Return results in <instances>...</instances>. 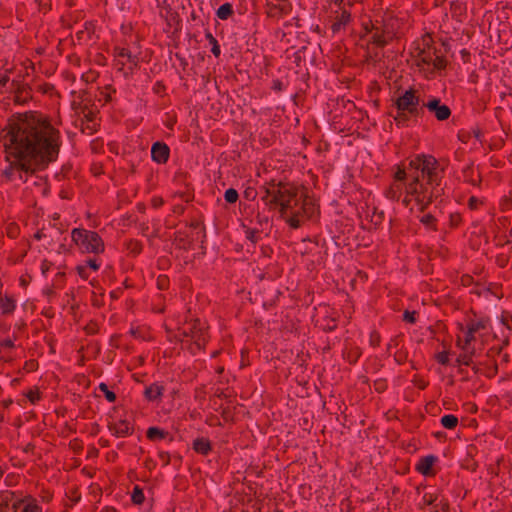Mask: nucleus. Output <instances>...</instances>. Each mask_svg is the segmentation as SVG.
Listing matches in <instances>:
<instances>
[{
    "instance_id": "nucleus-1",
    "label": "nucleus",
    "mask_w": 512,
    "mask_h": 512,
    "mask_svg": "<svg viewBox=\"0 0 512 512\" xmlns=\"http://www.w3.org/2000/svg\"><path fill=\"white\" fill-rule=\"evenodd\" d=\"M2 141L7 158H13L12 168L25 172L54 161L59 152L58 132L37 114H25L11 123Z\"/></svg>"
},
{
    "instance_id": "nucleus-2",
    "label": "nucleus",
    "mask_w": 512,
    "mask_h": 512,
    "mask_svg": "<svg viewBox=\"0 0 512 512\" xmlns=\"http://www.w3.org/2000/svg\"><path fill=\"white\" fill-rule=\"evenodd\" d=\"M262 201L278 207L280 215L292 228H299L305 218L315 212L314 205L303 198L297 187L288 183H271L264 191Z\"/></svg>"
},
{
    "instance_id": "nucleus-3",
    "label": "nucleus",
    "mask_w": 512,
    "mask_h": 512,
    "mask_svg": "<svg viewBox=\"0 0 512 512\" xmlns=\"http://www.w3.org/2000/svg\"><path fill=\"white\" fill-rule=\"evenodd\" d=\"M72 239L87 252L100 253L104 250V244L96 232L74 229L72 231Z\"/></svg>"
},
{
    "instance_id": "nucleus-4",
    "label": "nucleus",
    "mask_w": 512,
    "mask_h": 512,
    "mask_svg": "<svg viewBox=\"0 0 512 512\" xmlns=\"http://www.w3.org/2000/svg\"><path fill=\"white\" fill-rule=\"evenodd\" d=\"M420 99L413 89L406 90L396 100V107L399 111H407L409 114H418Z\"/></svg>"
},
{
    "instance_id": "nucleus-5",
    "label": "nucleus",
    "mask_w": 512,
    "mask_h": 512,
    "mask_svg": "<svg viewBox=\"0 0 512 512\" xmlns=\"http://www.w3.org/2000/svg\"><path fill=\"white\" fill-rule=\"evenodd\" d=\"M438 161L433 156L423 155L421 174L427 178V184L439 185V176L437 172Z\"/></svg>"
},
{
    "instance_id": "nucleus-6",
    "label": "nucleus",
    "mask_w": 512,
    "mask_h": 512,
    "mask_svg": "<svg viewBox=\"0 0 512 512\" xmlns=\"http://www.w3.org/2000/svg\"><path fill=\"white\" fill-rule=\"evenodd\" d=\"M183 334L191 337L198 348L203 347L207 341L206 327L204 323L198 319L191 323L189 330H184Z\"/></svg>"
},
{
    "instance_id": "nucleus-7",
    "label": "nucleus",
    "mask_w": 512,
    "mask_h": 512,
    "mask_svg": "<svg viewBox=\"0 0 512 512\" xmlns=\"http://www.w3.org/2000/svg\"><path fill=\"white\" fill-rule=\"evenodd\" d=\"M412 181L407 185L406 192L415 196V199L422 209L425 208L432 201V196L425 195L424 190H419V174L414 173L411 175Z\"/></svg>"
},
{
    "instance_id": "nucleus-8",
    "label": "nucleus",
    "mask_w": 512,
    "mask_h": 512,
    "mask_svg": "<svg viewBox=\"0 0 512 512\" xmlns=\"http://www.w3.org/2000/svg\"><path fill=\"white\" fill-rule=\"evenodd\" d=\"M23 504V500H15L14 494L11 492L0 493V512H18Z\"/></svg>"
},
{
    "instance_id": "nucleus-9",
    "label": "nucleus",
    "mask_w": 512,
    "mask_h": 512,
    "mask_svg": "<svg viewBox=\"0 0 512 512\" xmlns=\"http://www.w3.org/2000/svg\"><path fill=\"white\" fill-rule=\"evenodd\" d=\"M152 159L158 163H165L169 157V148L166 144L156 142L151 148Z\"/></svg>"
},
{
    "instance_id": "nucleus-10",
    "label": "nucleus",
    "mask_w": 512,
    "mask_h": 512,
    "mask_svg": "<svg viewBox=\"0 0 512 512\" xmlns=\"http://www.w3.org/2000/svg\"><path fill=\"white\" fill-rule=\"evenodd\" d=\"M435 460L436 458L434 456H426L422 458L417 464V470L423 475H429Z\"/></svg>"
},
{
    "instance_id": "nucleus-11",
    "label": "nucleus",
    "mask_w": 512,
    "mask_h": 512,
    "mask_svg": "<svg viewBox=\"0 0 512 512\" xmlns=\"http://www.w3.org/2000/svg\"><path fill=\"white\" fill-rule=\"evenodd\" d=\"M193 448L196 452L206 455L210 451L211 445L208 439L197 438L193 442Z\"/></svg>"
},
{
    "instance_id": "nucleus-12",
    "label": "nucleus",
    "mask_w": 512,
    "mask_h": 512,
    "mask_svg": "<svg viewBox=\"0 0 512 512\" xmlns=\"http://www.w3.org/2000/svg\"><path fill=\"white\" fill-rule=\"evenodd\" d=\"M376 29V32L373 34L372 39L373 43H375L378 46H384L386 44V39L384 38V34H388L391 36V31L388 28V25H384V28L381 32H379L378 27H374Z\"/></svg>"
},
{
    "instance_id": "nucleus-13",
    "label": "nucleus",
    "mask_w": 512,
    "mask_h": 512,
    "mask_svg": "<svg viewBox=\"0 0 512 512\" xmlns=\"http://www.w3.org/2000/svg\"><path fill=\"white\" fill-rule=\"evenodd\" d=\"M110 430L112 433L118 437H123L127 434H129L130 426L127 422L121 421L119 423H116L112 426H110Z\"/></svg>"
},
{
    "instance_id": "nucleus-14",
    "label": "nucleus",
    "mask_w": 512,
    "mask_h": 512,
    "mask_svg": "<svg viewBox=\"0 0 512 512\" xmlns=\"http://www.w3.org/2000/svg\"><path fill=\"white\" fill-rule=\"evenodd\" d=\"M162 390V386L158 384H152L151 386L146 388L145 396L147 399L151 401L157 400L162 395Z\"/></svg>"
},
{
    "instance_id": "nucleus-15",
    "label": "nucleus",
    "mask_w": 512,
    "mask_h": 512,
    "mask_svg": "<svg viewBox=\"0 0 512 512\" xmlns=\"http://www.w3.org/2000/svg\"><path fill=\"white\" fill-rule=\"evenodd\" d=\"M0 309L3 314L11 313L15 309V302L10 297L0 295Z\"/></svg>"
},
{
    "instance_id": "nucleus-16",
    "label": "nucleus",
    "mask_w": 512,
    "mask_h": 512,
    "mask_svg": "<svg viewBox=\"0 0 512 512\" xmlns=\"http://www.w3.org/2000/svg\"><path fill=\"white\" fill-rule=\"evenodd\" d=\"M434 115L438 120L443 121L449 118V116L451 115V110L447 105L440 104L438 108L434 111Z\"/></svg>"
},
{
    "instance_id": "nucleus-17",
    "label": "nucleus",
    "mask_w": 512,
    "mask_h": 512,
    "mask_svg": "<svg viewBox=\"0 0 512 512\" xmlns=\"http://www.w3.org/2000/svg\"><path fill=\"white\" fill-rule=\"evenodd\" d=\"M233 13L232 5L225 3L221 5L217 10L218 18L225 20Z\"/></svg>"
},
{
    "instance_id": "nucleus-18",
    "label": "nucleus",
    "mask_w": 512,
    "mask_h": 512,
    "mask_svg": "<svg viewBox=\"0 0 512 512\" xmlns=\"http://www.w3.org/2000/svg\"><path fill=\"white\" fill-rule=\"evenodd\" d=\"M441 424L447 429H454L458 424V418L454 415H445L441 418Z\"/></svg>"
},
{
    "instance_id": "nucleus-19",
    "label": "nucleus",
    "mask_w": 512,
    "mask_h": 512,
    "mask_svg": "<svg viewBox=\"0 0 512 512\" xmlns=\"http://www.w3.org/2000/svg\"><path fill=\"white\" fill-rule=\"evenodd\" d=\"M165 434L166 433L163 430L156 428V427H151L147 430V437L150 440L162 439V438H164Z\"/></svg>"
},
{
    "instance_id": "nucleus-20",
    "label": "nucleus",
    "mask_w": 512,
    "mask_h": 512,
    "mask_svg": "<svg viewBox=\"0 0 512 512\" xmlns=\"http://www.w3.org/2000/svg\"><path fill=\"white\" fill-rule=\"evenodd\" d=\"M11 87H12V89L15 91V94H16V95H15V100H16L17 102L24 101V100H25V98H26V96H25V97H23L22 95H23V93H24V91H25V87H24V86H20V85H19L17 82H15V81H13V82L11 83Z\"/></svg>"
},
{
    "instance_id": "nucleus-21",
    "label": "nucleus",
    "mask_w": 512,
    "mask_h": 512,
    "mask_svg": "<svg viewBox=\"0 0 512 512\" xmlns=\"http://www.w3.org/2000/svg\"><path fill=\"white\" fill-rule=\"evenodd\" d=\"M18 512H41V508L33 502L26 503L23 500V504L18 509Z\"/></svg>"
},
{
    "instance_id": "nucleus-22",
    "label": "nucleus",
    "mask_w": 512,
    "mask_h": 512,
    "mask_svg": "<svg viewBox=\"0 0 512 512\" xmlns=\"http://www.w3.org/2000/svg\"><path fill=\"white\" fill-rule=\"evenodd\" d=\"M474 333L475 332H470V329L468 328V330L466 332L464 343L462 344L460 338L458 339L457 344L459 347H461L462 350H464V351L469 350V344L472 340H474Z\"/></svg>"
},
{
    "instance_id": "nucleus-23",
    "label": "nucleus",
    "mask_w": 512,
    "mask_h": 512,
    "mask_svg": "<svg viewBox=\"0 0 512 512\" xmlns=\"http://www.w3.org/2000/svg\"><path fill=\"white\" fill-rule=\"evenodd\" d=\"M402 186L400 184H394L387 191V196L392 200H398L401 194Z\"/></svg>"
},
{
    "instance_id": "nucleus-24",
    "label": "nucleus",
    "mask_w": 512,
    "mask_h": 512,
    "mask_svg": "<svg viewBox=\"0 0 512 512\" xmlns=\"http://www.w3.org/2000/svg\"><path fill=\"white\" fill-rule=\"evenodd\" d=\"M132 501L135 504H141L144 501V494L142 489H140L138 486H136L132 493Z\"/></svg>"
},
{
    "instance_id": "nucleus-25",
    "label": "nucleus",
    "mask_w": 512,
    "mask_h": 512,
    "mask_svg": "<svg viewBox=\"0 0 512 512\" xmlns=\"http://www.w3.org/2000/svg\"><path fill=\"white\" fill-rule=\"evenodd\" d=\"M441 104L440 100L438 98H433L430 101H428L426 104H423L420 107V110L422 111L424 107H426L430 112L434 113V111L438 108V106Z\"/></svg>"
},
{
    "instance_id": "nucleus-26",
    "label": "nucleus",
    "mask_w": 512,
    "mask_h": 512,
    "mask_svg": "<svg viewBox=\"0 0 512 512\" xmlns=\"http://www.w3.org/2000/svg\"><path fill=\"white\" fill-rule=\"evenodd\" d=\"M224 198L228 203H235L238 200V192L235 189L230 188L226 190Z\"/></svg>"
},
{
    "instance_id": "nucleus-27",
    "label": "nucleus",
    "mask_w": 512,
    "mask_h": 512,
    "mask_svg": "<svg viewBox=\"0 0 512 512\" xmlns=\"http://www.w3.org/2000/svg\"><path fill=\"white\" fill-rule=\"evenodd\" d=\"M351 13L347 9L343 8L342 12L339 16H337V21L342 24L344 27L350 21Z\"/></svg>"
},
{
    "instance_id": "nucleus-28",
    "label": "nucleus",
    "mask_w": 512,
    "mask_h": 512,
    "mask_svg": "<svg viewBox=\"0 0 512 512\" xmlns=\"http://www.w3.org/2000/svg\"><path fill=\"white\" fill-rule=\"evenodd\" d=\"M99 388H100V390H101L102 392H104L105 397H106V399H107L109 402H114V401H115L116 396H115L114 392L110 391V390L108 389V387H107V385H106V384L101 383V384H100V386H99Z\"/></svg>"
},
{
    "instance_id": "nucleus-29",
    "label": "nucleus",
    "mask_w": 512,
    "mask_h": 512,
    "mask_svg": "<svg viewBox=\"0 0 512 512\" xmlns=\"http://www.w3.org/2000/svg\"><path fill=\"white\" fill-rule=\"evenodd\" d=\"M117 56L119 58H127L132 64L136 65L135 57H133L130 51L125 48L119 49Z\"/></svg>"
},
{
    "instance_id": "nucleus-30",
    "label": "nucleus",
    "mask_w": 512,
    "mask_h": 512,
    "mask_svg": "<svg viewBox=\"0 0 512 512\" xmlns=\"http://www.w3.org/2000/svg\"><path fill=\"white\" fill-rule=\"evenodd\" d=\"M474 350L470 351V353H464L460 355L457 359L459 363H462L466 366H469L471 364V355L473 354Z\"/></svg>"
},
{
    "instance_id": "nucleus-31",
    "label": "nucleus",
    "mask_w": 512,
    "mask_h": 512,
    "mask_svg": "<svg viewBox=\"0 0 512 512\" xmlns=\"http://www.w3.org/2000/svg\"><path fill=\"white\" fill-rule=\"evenodd\" d=\"M422 160H423V155L416 157L414 160H411L410 163H409L410 168H413L416 171H418V170L421 171Z\"/></svg>"
},
{
    "instance_id": "nucleus-32",
    "label": "nucleus",
    "mask_w": 512,
    "mask_h": 512,
    "mask_svg": "<svg viewBox=\"0 0 512 512\" xmlns=\"http://www.w3.org/2000/svg\"><path fill=\"white\" fill-rule=\"evenodd\" d=\"M486 327V323L484 321H476L469 325L470 332H477Z\"/></svg>"
},
{
    "instance_id": "nucleus-33",
    "label": "nucleus",
    "mask_w": 512,
    "mask_h": 512,
    "mask_svg": "<svg viewBox=\"0 0 512 512\" xmlns=\"http://www.w3.org/2000/svg\"><path fill=\"white\" fill-rule=\"evenodd\" d=\"M432 65L434 66V68L436 69H442L445 67L446 65V61L440 57V56H435L433 58V62H432Z\"/></svg>"
},
{
    "instance_id": "nucleus-34",
    "label": "nucleus",
    "mask_w": 512,
    "mask_h": 512,
    "mask_svg": "<svg viewBox=\"0 0 512 512\" xmlns=\"http://www.w3.org/2000/svg\"><path fill=\"white\" fill-rule=\"evenodd\" d=\"M208 37H209L210 43L212 44V50H211L212 53L215 56H219L220 48H219V45L217 44L216 39L211 34H209Z\"/></svg>"
},
{
    "instance_id": "nucleus-35",
    "label": "nucleus",
    "mask_w": 512,
    "mask_h": 512,
    "mask_svg": "<svg viewBox=\"0 0 512 512\" xmlns=\"http://www.w3.org/2000/svg\"><path fill=\"white\" fill-rule=\"evenodd\" d=\"M419 57H420V61L423 63H426V64H432L433 58H434L432 55H430L429 53H425V52H421Z\"/></svg>"
},
{
    "instance_id": "nucleus-36",
    "label": "nucleus",
    "mask_w": 512,
    "mask_h": 512,
    "mask_svg": "<svg viewBox=\"0 0 512 512\" xmlns=\"http://www.w3.org/2000/svg\"><path fill=\"white\" fill-rule=\"evenodd\" d=\"M407 111H399L397 115L394 117L397 123H404L407 120Z\"/></svg>"
},
{
    "instance_id": "nucleus-37",
    "label": "nucleus",
    "mask_w": 512,
    "mask_h": 512,
    "mask_svg": "<svg viewBox=\"0 0 512 512\" xmlns=\"http://www.w3.org/2000/svg\"><path fill=\"white\" fill-rule=\"evenodd\" d=\"M428 185H429V184H427V183H426V184H424V183H421V182L419 181V190H424V191H425V195H427V196H430V195H431L432 197H433L434 195H435V196H437L438 194H435V192H434V190H435V189H434V188L432 189V191H431V192H429V191H428Z\"/></svg>"
},
{
    "instance_id": "nucleus-38",
    "label": "nucleus",
    "mask_w": 512,
    "mask_h": 512,
    "mask_svg": "<svg viewBox=\"0 0 512 512\" xmlns=\"http://www.w3.org/2000/svg\"><path fill=\"white\" fill-rule=\"evenodd\" d=\"M404 321L408 323H414L415 322V312H409L405 311L403 315Z\"/></svg>"
},
{
    "instance_id": "nucleus-39",
    "label": "nucleus",
    "mask_w": 512,
    "mask_h": 512,
    "mask_svg": "<svg viewBox=\"0 0 512 512\" xmlns=\"http://www.w3.org/2000/svg\"><path fill=\"white\" fill-rule=\"evenodd\" d=\"M380 343V335L377 332H372L370 335V344L377 346Z\"/></svg>"
},
{
    "instance_id": "nucleus-40",
    "label": "nucleus",
    "mask_w": 512,
    "mask_h": 512,
    "mask_svg": "<svg viewBox=\"0 0 512 512\" xmlns=\"http://www.w3.org/2000/svg\"><path fill=\"white\" fill-rule=\"evenodd\" d=\"M436 358L439 363H441L443 365L448 364L449 359H448V355L446 352H441V353L437 354Z\"/></svg>"
},
{
    "instance_id": "nucleus-41",
    "label": "nucleus",
    "mask_w": 512,
    "mask_h": 512,
    "mask_svg": "<svg viewBox=\"0 0 512 512\" xmlns=\"http://www.w3.org/2000/svg\"><path fill=\"white\" fill-rule=\"evenodd\" d=\"M421 222L426 226H430L434 222V217L430 214H427L421 218Z\"/></svg>"
},
{
    "instance_id": "nucleus-42",
    "label": "nucleus",
    "mask_w": 512,
    "mask_h": 512,
    "mask_svg": "<svg viewBox=\"0 0 512 512\" xmlns=\"http://www.w3.org/2000/svg\"><path fill=\"white\" fill-rule=\"evenodd\" d=\"M406 171L403 169H398V171L395 174L396 181H403L406 178Z\"/></svg>"
},
{
    "instance_id": "nucleus-43",
    "label": "nucleus",
    "mask_w": 512,
    "mask_h": 512,
    "mask_svg": "<svg viewBox=\"0 0 512 512\" xmlns=\"http://www.w3.org/2000/svg\"><path fill=\"white\" fill-rule=\"evenodd\" d=\"M129 249H130L131 252L137 254V253L140 252L141 247L138 244V242H131L130 245H129Z\"/></svg>"
},
{
    "instance_id": "nucleus-44",
    "label": "nucleus",
    "mask_w": 512,
    "mask_h": 512,
    "mask_svg": "<svg viewBox=\"0 0 512 512\" xmlns=\"http://www.w3.org/2000/svg\"><path fill=\"white\" fill-rule=\"evenodd\" d=\"M27 396L32 403H35L39 399V393L36 391H30Z\"/></svg>"
},
{
    "instance_id": "nucleus-45",
    "label": "nucleus",
    "mask_w": 512,
    "mask_h": 512,
    "mask_svg": "<svg viewBox=\"0 0 512 512\" xmlns=\"http://www.w3.org/2000/svg\"><path fill=\"white\" fill-rule=\"evenodd\" d=\"M77 270H78V274H79L82 278H84V279L88 278V274H87V272H86V267H84V266H78V267H77Z\"/></svg>"
},
{
    "instance_id": "nucleus-46",
    "label": "nucleus",
    "mask_w": 512,
    "mask_h": 512,
    "mask_svg": "<svg viewBox=\"0 0 512 512\" xmlns=\"http://www.w3.org/2000/svg\"><path fill=\"white\" fill-rule=\"evenodd\" d=\"M342 24L340 22H338L337 20L333 23L332 25V30L334 33L340 31V29L342 28Z\"/></svg>"
},
{
    "instance_id": "nucleus-47",
    "label": "nucleus",
    "mask_w": 512,
    "mask_h": 512,
    "mask_svg": "<svg viewBox=\"0 0 512 512\" xmlns=\"http://www.w3.org/2000/svg\"><path fill=\"white\" fill-rule=\"evenodd\" d=\"M87 264H88V266H89L91 269H93V270H97V269L99 268V265H98V264L96 263V261H95V260H93V259L88 260V261H87Z\"/></svg>"
},
{
    "instance_id": "nucleus-48",
    "label": "nucleus",
    "mask_w": 512,
    "mask_h": 512,
    "mask_svg": "<svg viewBox=\"0 0 512 512\" xmlns=\"http://www.w3.org/2000/svg\"><path fill=\"white\" fill-rule=\"evenodd\" d=\"M9 82V77L7 75L0 76V87H4Z\"/></svg>"
},
{
    "instance_id": "nucleus-49",
    "label": "nucleus",
    "mask_w": 512,
    "mask_h": 512,
    "mask_svg": "<svg viewBox=\"0 0 512 512\" xmlns=\"http://www.w3.org/2000/svg\"><path fill=\"white\" fill-rule=\"evenodd\" d=\"M166 282H167L166 278H164V277H163V278H162V277H160V278L158 279V286H159V288H160V289H164V287H165V285H166Z\"/></svg>"
},
{
    "instance_id": "nucleus-50",
    "label": "nucleus",
    "mask_w": 512,
    "mask_h": 512,
    "mask_svg": "<svg viewBox=\"0 0 512 512\" xmlns=\"http://www.w3.org/2000/svg\"><path fill=\"white\" fill-rule=\"evenodd\" d=\"M248 233H249L248 238H249L250 240H252V241H256V238H255L256 231L251 230V231H249Z\"/></svg>"
},
{
    "instance_id": "nucleus-51",
    "label": "nucleus",
    "mask_w": 512,
    "mask_h": 512,
    "mask_svg": "<svg viewBox=\"0 0 512 512\" xmlns=\"http://www.w3.org/2000/svg\"><path fill=\"white\" fill-rule=\"evenodd\" d=\"M424 501H425L426 504L431 505L435 501V499L432 498V496H430V498H427V496L425 495L424 496Z\"/></svg>"
},
{
    "instance_id": "nucleus-52",
    "label": "nucleus",
    "mask_w": 512,
    "mask_h": 512,
    "mask_svg": "<svg viewBox=\"0 0 512 512\" xmlns=\"http://www.w3.org/2000/svg\"><path fill=\"white\" fill-rule=\"evenodd\" d=\"M476 202H477V199H476V198H474V197L470 198V200H469V204H470V206H471L472 208H474V207H475Z\"/></svg>"
},
{
    "instance_id": "nucleus-53",
    "label": "nucleus",
    "mask_w": 512,
    "mask_h": 512,
    "mask_svg": "<svg viewBox=\"0 0 512 512\" xmlns=\"http://www.w3.org/2000/svg\"><path fill=\"white\" fill-rule=\"evenodd\" d=\"M42 272L46 273V271L49 269V266L46 262H44L41 266Z\"/></svg>"
},
{
    "instance_id": "nucleus-54",
    "label": "nucleus",
    "mask_w": 512,
    "mask_h": 512,
    "mask_svg": "<svg viewBox=\"0 0 512 512\" xmlns=\"http://www.w3.org/2000/svg\"><path fill=\"white\" fill-rule=\"evenodd\" d=\"M258 218H259V223H260V224H262L263 222H264L265 224H268V218H267V217L260 218V217L258 216Z\"/></svg>"
},
{
    "instance_id": "nucleus-55",
    "label": "nucleus",
    "mask_w": 512,
    "mask_h": 512,
    "mask_svg": "<svg viewBox=\"0 0 512 512\" xmlns=\"http://www.w3.org/2000/svg\"><path fill=\"white\" fill-rule=\"evenodd\" d=\"M268 5L277 8V5L275 4L274 0H268Z\"/></svg>"
},
{
    "instance_id": "nucleus-56",
    "label": "nucleus",
    "mask_w": 512,
    "mask_h": 512,
    "mask_svg": "<svg viewBox=\"0 0 512 512\" xmlns=\"http://www.w3.org/2000/svg\"><path fill=\"white\" fill-rule=\"evenodd\" d=\"M160 456L163 458L165 464H168V455L161 454Z\"/></svg>"
},
{
    "instance_id": "nucleus-57",
    "label": "nucleus",
    "mask_w": 512,
    "mask_h": 512,
    "mask_svg": "<svg viewBox=\"0 0 512 512\" xmlns=\"http://www.w3.org/2000/svg\"><path fill=\"white\" fill-rule=\"evenodd\" d=\"M4 344H5L6 346H12V342H11L10 340L5 341V343H4Z\"/></svg>"
},
{
    "instance_id": "nucleus-58",
    "label": "nucleus",
    "mask_w": 512,
    "mask_h": 512,
    "mask_svg": "<svg viewBox=\"0 0 512 512\" xmlns=\"http://www.w3.org/2000/svg\"><path fill=\"white\" fill-rule=\"evenodd\" d=\"M35 237L40 239L41 238V234L38 232V233L35 234Z\"/></svg>"
}]
</instances>
